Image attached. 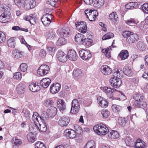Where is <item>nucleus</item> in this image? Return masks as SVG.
<instances>
[{"instance_id":"obj_1","label":"nucleus","mask_w":148,"mask_h":148,"mask_svg":"<svg viewBox=\"0 0 148 148\" xmlns=\"http://www.w3.org/2000/svg\"><path fill=\"white\" fill-rule=\"evenodd\" d=\"M123 35L124 38H127V42L129 44L136 42L139 38V36L137 34H133L129 31L123 32Z\"/></svg>"},{"instance_id":"obj_11","label":"nucleus","mask_w":148,"mask_h":148,"mask_svg":"<svg viewBox=\"0 0 148 148\" xmlns=\"http://www.w3.org/2000/svg\"><path fill=\"white\" fill-rule=\"evenodd\" d=\"M61 88V85L59 83H55L52 84L50 87V91L52 94L58 92Z\"/></svg>"},{"instance_id":"obj_54","label":"nucleus","mask_w":148,"mask_h":148,"mask_svg":"<svg viewBox=\"0 0 148 148\" xmlns=\"http://www.w3.org/2000/svg\"><path fill=\"white\" fill-rule=\"evenodd\" d=\"M125 8L127 9H132L135 7V2H130L126 4L125 6Z\"/></svg>"},{"instance_id":"obj_30","label":"nucleus","mask_w":148,"mask_h":148,"mask_svg":"<svg viewBox=\"0 0 148 148\" xmlns=\"http://www.w3.org/2000/svg\"><path fill=\"white\" fill-rule=\"evenodd\" d=\"M26 88L25 85L23 83H20L17 86L16 91L19 94H22L24 93L25 89Z\"/></svg>"},{"instance_id":"obj_56","label":"nucleus","mask_w":148,"mask_h":148,"mask_svg":"<svg viewBox=\"0 0 148 148\" xmlns=\"http://www.w3.org/2000/svg\"><path fill=\"white\" fill-rule=\"evenodd\" d=\"M49 116L48 112H43L41 114V121H44L45 119H47Z\"/></svg>"},{"instance_id":"obj_25","label":"nucleus","mask_w":148,"mask_h":148,"mask_svg":"<svg viewBox=\"0 0 148 148\" xmlns=\"http://www.w3.org/2000/svg\"><path fill=\"white\" fill-rule=\"evenodd\" d=\"M41 117L37 112H34L33 113L31 118V121H33L34 124L38 123L41 121Z\"/></svg>"},{"instance_id":"obj_61","label":"nucleus","mask_w":148,"mask_h":148,"mask_svg":"<svg viewBox=\"0 0 148 148\" xmlns=\"http://www.w3.org/2000/svg\"><path fill=\"white\" fill-rule=\"evenodd\" d=\"M143 10L145 13H148V4L145 3L143 5L141 6Z\"/></svg>"},{"instance_id":"obj_49","label":"nucleus","mask_w":148,"mask_h":148,"mask_svg":"<svg viewBox=\"0 0 148 148\" xmlns=\"http://www.w3.org/2000/svg\"><path fill=\"white\" fill-rule=\"evenodd\" d=\"M127 121V119L126 118L120 117L118 120V123L121 126L124 127L125 126Z\"/></svg>"},{"instance_id":"obj_46","label":"nucleus","mask_w":148,"mask_h":148,"mask_svg":"<svg viewBox=\"0 0 148 148\" xmlns=\"http://www.w3.org/2000/svg\"><path fill=\"white\" fill-rule=\"evenodd\" d=\"M135 101H138L143 99V96L141 94H135L133 97Z\"/></svg>"},{"instance_id":"obj_2","label":"nucleus","mask_w":148,"mask_h":148,"mask_svg":"<svg viewBox=\"0 0 148 148\" xmlns=\"http://www.w3.org/2000/svg\"><path fill=\"white\" fill-rule=\"evenodd\" d=\"M93 130L96 133L99 135H105L108 132V129L105 125L99 123L95 125Z\"/></svg>"},{"instance_id":"obj_18","label":"nucleus","mask_w":148,"mask_h":148,"mask_svg":"<svg viewBox=\"0 0 148 148\" xmlns=\"http://www.w3.org/2000/svg\"><path fill=\"white\" fill-rule=\"evenodd\" d=\"M57 106L58 108L61 111H63L66 108V105L64 101L62 99H59L57 101Z\"/></svg>"},{"instance_id":"obj_29","label":"nucleus","mask_w":148,"mask_h":148,"mask_svg":"<svg viewBox=\"0 0 148 148\" xmlns=\"http://www.w3.org/2000/svg\"><path fill=\"white\" fill-rule=\"evenodd\" d=\"M108 137L111 139H114L119 137V134L117 132L112 130L108 132Z\"/></svg>"},{"instance_id":"obj_55","label":"nucleus","mask_w":148,"mask_h":148,"mask_svg":"<svg viewBox=\"0 0 148 148\" xmlns=\"http://www.w3.org/2000/svg\"><path fill=\"white\" fill-rule=\"evenodd\" d=\"M114 36V34L111 33H108L106 34L103 36L102 38L103 40H106L112 38Z\"/></svg>"},{"instance_id":"obj_64","label":"nucleus","mask_w":148,"mask_h":148,"mask_svg":"<svg viewBox=\"0 0 148 148\" xmlns=\"http://www.w3.org/2000/svg\"><path fill=\"white\" fill-rule=\"evenodd\" d=\"M24 113V116L26 118L29 119L30 118V113L28 110H24L23 111Z\"/></svg>"},{"instance_id":"obj_16","label":"nucleus","mask_w":148,"mask_h":148,"mask_svg":"<svg viewBox=\"0 0 148 148\" xmlns=\"http://www.w3.org/2000/svg\"><path fill=\"white\" fill-rule=\"evenodd\" d=\"M67 56L71 61H75L77 58V55L75 51L70 50L68 52Z\"/></svg>"},{"instance_id":"obj_20","label":"nucleus","mask_w":148,"mask_h":148,"mask_svg":"<svg viewBox=\"0 0 148 148\" xmlns=\"http://www.w3.org/2000/svg\"><path fill=\"white\" fill-rule=\"evenodd\" d=\"M134 106L136 108H144L146 107L147 103L143 99L138 101H135Z\"/></svg>"},{"instance_id":"obj_22","label":"nucleus","mask_w":148,"mask_h":148,"mask_svg":"<svg viewBox=\"0 0 148 148\" xmlns=\"http://www.w3.org/2000/svg\"><path fill=\"white\" fill-rule=\"evenodd\" d=\"M29 88L30 91L34 92L38 91L40 89V87L38 85V84L35 82L30 84L29 86Z\"/></svg>"},{"instance_id":"obj_52","label":"nucleus","mask_w":148,"mask_h":148,"mask_svg":"<svg viewBox=\"0 0 148 148\" xmlns=\"http://www.w3.org/2000/svg\"><path fill=\"white\" fill-rule=\"evenodd\" d=\"M27 66L25 63H22L21 64L19 67L20 70L23 72L27 71Z\"/></svg>"},{"instance_id":"obj_44","label":"nucleus","mask_w":148,"mask_h":148,"mask_svg":"<svg viewBox=\"0 0 148 148\" xmlns=\"http://www.w3.org/2000/svg\"><path fill=\"white\" fill-rule=\"evenodd\" d=\"M95 143L93 140H91L88 142L84 148H95Z\"/></svg>"},{"instance_id":"obj_6","label":"nucleus","mask_w":148,"mask_h":148,"mask_svg":"<svg viewBox=\"0 0 148 148\" xmlns=\"http://www.w3.org/2000/svg\"><path fill=\"white\" fill-rule=\"evenodd\" d=\"M49 67L47 65H41L37 71L38 74L41 76H44L48 73L49 71Z\"/></svg>"},{"instance_id":"obj_23","label":"nucleus","mask_w":148,"mask_h":148,"mask_svg":"<svg viewBox=\"0 0 148 148\" xmlns=\"http://www.w3.org/2000/svg\"><path fill=\"white\" fill-rule=\"evenodd\" d=\"M133 146L134 148H146V144L143 141L139 139H137L136 142H134Z\"/></svg>"},{"instance_id":"obj_42","label":"nucleus","mask_w":148,"mask_h":148,"mask_svg":"<svg viewBox=\"0 0 148 148\" xmlns=\"http://www.w3.org/2000/svg\"><path fill=\"white\" fill-rule=\"evenodd\" d=\"M125 142L126 144L130 146H133L135 142L133 140L129 137H127L126 138Z\"/></svg>"},{"instance_id":"obj_26","label":"nucleus","mask_w":148,"mask_h":148,"mask_svg":"<svg viewBox=\"0 0 148 148\" xmlns=\"http://www.w3.org/2000/svg\"><path fill=\"white\" fill-rule=\"evenodd\" d=\"M12 54L14 58L18 59L23 56L24 53L17 49H15L12 51Z\"/></svg>"},{"instance_id":"obj_53","label":"nucleus","mask_w":148,"mask_h":148,"mask_svg":"<svg viewBox=\"0 0 148 148\" xmlns=\"http://www.w3.org/2000/svg\"><path fill=\"white\" fill-rule=\"evenodd\" d=\"M102 51L106 57L110 58L111 57L110 52L108 47L106 49H103Z\"/></svg>"},{"instance_id":"obj_43","label":"nucleus","mask_w":148,"mask_h":148,"mask_svg":"<svg viewBox=\"0 0 148 148\" xmlns=\"http://www.w3.org/2000/svg\"><path fill=\"white\" fill-rule=\"evenodd\" d=\"M93 43L92 40L90 38H87L84 40L83 42V44L86 46H89L91 45Z\"/></svg>"},{"instance_id":"obj_34","label":"nucleus","mask_w":148,"mask_h":148,"mask_svg":"<svg viewBox=\"0 0 148 148\" xmlns=\"http://www.w3.org/2000/svg\"><path fill=\"white\" fill-rule=\"evenodd\" d=\"M29 129L31 132L30 133H32L35 135L37 132H38V123H36L33 125L29 126Z\"/></svg>"},{"instance_id":"obj_27","label":"nucleus","mask_w":148,"mask_h":148,"mask_svg":"<svg viewBox=\"0 0 148 148\" xmlns=\"http://www.w3.org/2000/svg\"><path fill=\"white\" fill-rule=\"evenodd\" d=\"M38 126L39 130L42 132H45L47 130V127L45 121H40L38 123Z\"/></svg>"},{"instance_id":"obj_4","label":"nucleus","mask_w":148,"mask_h":148,"mask_svg":"<svg viewBox=\"0 0 148 148\" xmlns=\"http://www.w3.org/2000/svg\"><path fill=\"white\" fill-rule=\"evenodd\" d=\"M80 104L78 100L75 99L71 102V106L70 112L73 114L78 113L80 110Z\"/></svg>"},{"instance_id":"obj_15","label":"nucleus","mask_w":148,"mask_h":148,"mask_svg":"<svg viewBox=\"0 0 148 148\" xmlns=\"http://www.w3.org/2000/svg\"><path fill=\"white\" fill-rule=\"evenodd\" d=\"M83 73L82 70L79 69H76L73 71V77L75 79H78L83 76Z\"/></svg>"},{"instance_id":"obj_39","label":"nucleus","mask_w":148,"mask_h":148,"mask_svg":"<svg viewBox=\"0 0 148 148\" xmlns=\"http://www.w3.org/2000/svg\"><path fill=\"white\" fill-rule=\"evenodd\" d=\"M83 24L81 25V27H78L79 31L82 33H85L87 31V26L86 22L83 21Z\"/></svg>"},{"instance_id":"obj_50","label":"nucleus","mask_w":148,"mask_h":148,"mask_svg":"<svg viewBox=\"0 0 148 148\" xmlns=\"http://www.w3.org/2000/svg\"><path fill=\"white\" fill-rule=\"evenodd\" d=\"M101 113L104 118H107L110 115L109 111L106 110H102L101 111Z\"/></svg>"},{"instance_id":"obj_41","label":"nucleus","mask_w":148,"mask_h":148,"mask_svg":"<svg viewBox=\"0 0 148 148\" xmlns=\"http://www.w3.org/2000/svg\"><path fill=\"white\" fill-rule=\"evenodd\" d=\"M66 43L65 38L63 37L59 38L56 42V45L58 46L64 45Z\"/></svg>"},{"instance_id":"obj_19","label":"nucleus","mask_w":148,"mask_h":148,"mask_svg":"<svg viewBox=\"0 0 148 148\" xmlns=\"http://www.w3.org/2000/svg\"><path fill=\"white\" fill-rule=\"evenodd\" d=\"M10 16L9 14L6 12L2 13L0 15V22L5 23L9 21Z\"/></svg>"},{"instance_id":"obj_38","label":"nucleus","mask_w":148,"mask_h":148,"mask_svg":"<svg viewBox=\"0 0 148 148\" xmlns=\"http://www.w3.org/2000/svg\"><path fill=\"white\" fill-rule=\"evenodd\" d=\"M7 44L9 47L14 48L15 46V40L14 38H11L8 39L7 42Z\"/></svg>"},{"instance_id":"obj_7","label":"nucleus","mask_w":148,"mask_h":148,"mask_svg":"<svg viewBox=\"0 0 148 148\" xmlns=\"http://www.w3.org/2000/svg\"><path fill=\"white\" fill-rule=\"evenodd\" d=\"M53 17L51 14H45L41 18V21L45 25L48 26L51 22V19Z\"/></svg>"},{"instance_id":"obj_63","label":"nucleus","mask_w":148,"mask_h":148,"mask_svg":"<svg viewBox=\"0 0 148 148\" xmlns=\"http://www.w3.org/2000/svg\"><path fill=\"white\" fill-rule=\"evenodd\" d=\"M58 1V0H48L47 3L52 6H54Z\"/></svg>"},{"instance_id":"obj_5","label":"nucleus","mask_w":148,"mask_h":148,"mask_svg":"<svg viewBox=\"0 0 148 148\" xmlns=\"http://www.w3.org/2000/svg\"><path fill=\"white\" fill-rule=\"evenodd\" d=\"M79 57L83 60H86L91 57V54L90 51L87 49H82L79 52Z\"/></svg>"},{"instance_id":"obj_45","label":"nucleus","mask_w":148,"mask_h":148,"mask_svg":"<svg viewBox=\"0 0 148 148\" xmlns=\"http://www.w3.org/2000/svg\"><path fill=\"white\" fill-rule=\"evenodd\" d=\"M25 1L24 0H14L15 4L19 8L23 7Z\"/></svg>"},{"instance_id":"obj_40","label":"nucleus","mask_w":148,"mask_h":148,"mask_svg":"<svg viewBox=\"0 0 148 148\" xmlns=\"http://www.w3.org/2000/svg\"><path fill=\"white\" fill-rule=\"evenodd\" d=\"M68 29L63 28L60 30L59 34L61 36H62L63 38L67 36L69 34V32L68 31Z\"/></svg>"},{"instance_id":"obj_47","label":"nucleus","mask_w":148,"mask_h":148,"mask_svg":"<svg viewBox=\"0 0 148 148\" xmlns=\"http://www.w3.org/2000/svg\"><path fill=\"white\" fill-rule=\"evenodd\" d=\"M109 18L112 21H116L117 20L118 17L116 13L113 12L109 15Z\"/></svg>"},{"instance_id":"obj_14","label":"nucleus","mask_w":148,"mask_h":148,"mask_svg":"<svg viewBox=\"0 0 148 148\" xmlns=\"http://www.w3.org/2000/svg\"><path fill=\"white\" fill-rule=\"evenodd\" d=\"M103 91L107 96L110 98H111L112 97L113 94L114 93V92L116 91V89H112L107 86H105L103 87Z\"/></svg>"},{"instance_id":"obj_35","label":"nucleus","mask_w":148,"mask_h":148,"mask_svg":"<svg viewBox=\"0 0 148 148\" xmlns=\"http://www.w3.org/2000/svg\"><path fill=\"white\" fill-rule=\"evenodd\" d=\"M56 33L53 30H51L46 33V36L47 38L50 40H53L56 36Z\"/></svg>"},{"instance_id":"obj_24","label":"nucleus","mask_w":148,"mask_h":148,"mask_svg":"<svg viewBox=\"0 0 148 148\" xmlns=\"http://www.w3.org/2000/svg\"><path fill=\"white\" fill-rule=\"evenodd\" d=\"M51 83V80L49 78L42 79L40 82V85L44 88H47Z\"/></svg>"},{"instance_id":"obj_57","label":"nucleus","mask_w":148,"mask_h":148,"mask_svg":"<svg viewBox=\"0 0 148 148\" xmlns=\"http://www.w3.org/2000/svg\"><path fill=\"white\" fill-rule=\"evenodd\" d=\"M13 77L16 80H20L22 78L21 73L19 72H16L14 73Z\"/></svg>"},{"instance_id":"obj_10","label":"nucleus","mask_w":148,"mask_h":148,"mask_svg":"<svg viewBox=\"0 0 148 148\" xmlns=\"http://www.w3.org/2000/svg\"><path fill=\"white\" fill-rule=\"evenodd\" d=\"M69 121L70 119L68 117L64 116L60 118L58 123L62 127H66L68 125Z\"/></svg>"},{"instance_id":"obj_31","label":"nucleus","mask_w":148,"mask_h":148,"mask_svg":"<svg viewBox=\"0 0 148 148\" xmlns=\"http://www.w3.org/2000/svg\"><path fill=\"white\" fill-rule=\"evenodd\" d=\"M123 71L124 73L129 77L132 76L133 74L131 68L128 66L124 67L123 69Z\"/></svg>"},{"instance_id":"obj_33","label":"nucleus","mask_w":148,"mask_h":148,"mask_svg":"<svg viewBox=\"0 0 148 148\" xmlns=\"http://www.w3.org/2000/svg\"><path fill=\"white\" fill-rule=\"evenodd\" d=\"M129 56L128 51L127 50H123L120 52L119 56L122 60H124L126 59Z\"/></svg>"},{"instance_id":"obj_3","label":"nucleus","mask_w":148,"mask_h":148,"mask_svg":"<svg viewBox=\"0 0 148 148\" xmlns=\"http://www.w3.org/2000/svg\"><path fill=\"white\" fill-rule=\"evenodd\" d=\"M98 12L96 10H87L85 11L86 17L91 21H94L96 17L98 16Z\"/></svg>"},{"instance_id":"obj_59","label":"nucleus","mask_w":148,"mask_h":148,"mask_svg":"<svg viewBox=\"0 0 148 148\" xmlns=\"http://www.w3.org/2000/svg\"><path fill=\"white\" fill-rule=\"evenodd\" d=\"M137 22L134 19L130 18L126 22V23L132 26L137 23Z\"/></svg>"},{"instance_id":"obj_8","label":"nucleus","mask_w":148,"mask_h":148,"mask_svg":"<svg viewBox=\"0 0 148 148\" xmlns=\"http://www.w3.org/2000/svg\"><path fill=\"white\" fill-rule=\"evenodd\" d=\"M110 82L111 85L115 88H119L121 84V81L120 78H115L112 77L110 80Z\"/></svg>"},{"instance_id":"obj_60","label":"nucleus","mask_w":148,"mask_h":148,"mask_svg":"<svg viewBox=\"0 0 148 148\" xmlns=\"http://www.w3.org/2000/svg\"><path fill=\"white\" fill-rule=\"evenodd\" d=\"M35 148H46L44 144L41 142H38L35 145Z\"/></svg>"},{"instance_id":"obj_36","label":"nucleus","mask_w":148,"mask_h":148,"mask_svg":"<svg viewBox=\"0 0 148 148\" xmlns=\"http://www.w3.org/2000/svg\"><path fill=\"white\" fill-rule=\"evenodd\" d=\"M104 4V0H95L94 2V6L97 8L102 7Z\"/></svg>"},{"instance_id":"obj_32","label":"nucleus","mask_w":148,"mask_h":148,"mask_svg":"<svg viewBox=\"0 0 148 148\" xmlns=\"http://www.w3.org/2000/svg\"><path fill=\"white\" fill-rule=\"evenodd\" d=\"M57 108L55 107H51L48 109L47 111V112L49 116L52 117H53L56 114Z\"/></svg>"},{"instance_id":"obj_62","label":"nucleus","mask_w":148,"mask_h":148,"mask_svg":"<svg viewBox=\"0 0 148 148\" xmlns=\"http://www.w3.org/2000/svg\"><path fill=\"white\" fill-rule=\"evenodd\" d=\"M74 128L78 134H81L82 132V130L81 127L78 125H75Z\"/></svg>"},{"instance_id":"obj_9","label":"nucleus","mask_w":148,"mask_h":148,"mask_svg":"<svg viewBox=\"0 0 148 148\" xmlns=\"http://www.w3.org/2000/svg\"><path fill=\"white\" fill-rule=\"evenodd\" d=\"M36 5L35 1L31 0H26L25 1L23 7L26 10H30L35 7Z\"/></svg>"},{"instance_id":"obj_21","label":"nucleus","mask_w":148,"mask_h":148,"mask_svg":"<svg viewBox=\"0 0 148 148\" xmlns=\"http://www.w3.org/2000/svg\"><path fill=\"white\" fill-rule=\"evenodd\" d=\"M97 100L98 103L101 107L106 108L108 106L107 101L105 99L100 96H99L97 98Z\"/></svg>"},{"instance_id":"obj_13","label":"nucleus","mask_w":148,"mask_h":148,"mask_svg":"<svg viewBox=\"0 0 148 148\" xmlns=\"http://www.w3.org/2000/svg\"><path fill=\"white\" fill-rule=\"evenodd\" d=\"M57 57L58 60L61 62H64L67 60L66 56L62 51H59L57 54Z\"/></svg>"},{"instance_id":"obj_28","label":"nucleus","mask_w":148,"mask_h":148,"mask_svg":"<svg viewBox=\"0 0 148 148\" xmlns=\"http://www.w3.org/2000/svg\"><path fill=\"white\" fill-rule=\"evenodd\" d=\"M75 38L76 41L79 44L83 43L84 40L85 39V38L84 36L80 33H78L76 35Z\"/></svg>"},{"instance_id":"obj_51","label":"nucleus","mask_w":148,"mask_h":148,"mask_svg":"<svg viewBox=\"0 0 148 148\" xmlns=\"http://www.w3.org/2000/svg\"><path fill=\"white\" fill-rule=\"evenodd\" d=\"M53 103V100L50 99H47L44 102L43 105L45 106L48 107L52 105Z\"/></svg>"},{"instance_id":"obj_48","label":"nucleus","mask_w":148,"mask_h":148,"mask_svg":"<svg viewBox=\"0 0 148 148\" xmlns=\"http://www.w3.org/2000/svg\"><path fill=\"white\" fill-rule=\"evenodd\" d=\"M113 111L115 113L119 112L121 109V106L116 104H114L112 106Z\"/></svg>"},{"instance_id":"obj_58","label":"nucleus","mask_w":148,"mask_h":148,"mask_svg":"<svg viewBox=\"0 0 148 148\" xmlns=\"http://www.w3.org/2000/svg\"><path fill=\"white\" fill-rule=\"evenodd\" d=\"M6 39V35L3 32H0V44L3 42Z\"/></svg>"},{"instance_id":"obj_37","label":"nucleus","mask_w":148,"mask_h":148,"mask_svg":"<svg viewBox=\"0 0 148 148\" xmlns=\"http://www.w3.org/2000/svg\"><path fill=\"white\" fill-rule=\"evenodd\" d=\"M27 138L29 142L34 143L36 140V135L32 133H29L27 135Z\"/></svg>"},{"instance_id":"obj_17","label":"nucleus","mask_w":148,"mask_h":148,"mask_svg":"<svg viewBox=\"0 0 148 148\" xmlns=\"http://www.w3.org/2000/svg\"><path fill=\"white\" fill-rule=\"evenodd\" d=\"M101 70L102 73L105 75L110 74L112 71L111 69L106 65H104L101 66Z\"/></svg>"},{"instance_id":"obj_12","label":"nucleus","mask_w":148,"mask_h":148,"mask_svg":"<svg viewBox=\"0 0 148 148\" xmlns=\"http://www.w3.org/2000/svg\"><path fill=\"white\" fill-rule=\"evenodd\" d=\"M64 134L70 138H75L76 137V133L73 130L71 129H66L65 130Z\"/></svg>"}]
</instances>
